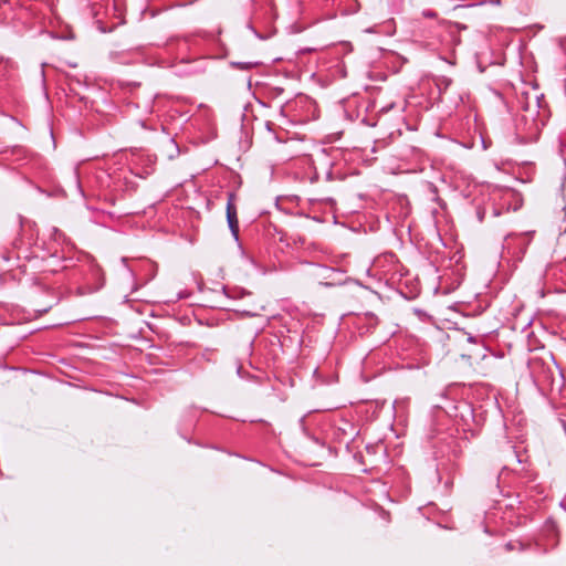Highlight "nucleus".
Segmentation results:
<instances>
[{
  "instance_id": "nucleus-1",
  "label": "nucleus",
  "mask_w": 566,
  "mask_h": 566,
  "mask_svg": "<svg viewBox=\"0 0 566 566\" xmlns=\"http://www.w3.org/2000/svg\"><path fill=\"white\" fill-rule=\"evenodd\" d=\"M235 201V193L234 192H228V200H227V223L231 231V234L233 239L238 242L239 241V219H238V210L237 206L234 203Z\"/></svg>"
},
{
  "instance_id": "nucleus-2",
  "label": "nucleus",
  "mask_w": 566,
  "mask_h": 566,
  "mask_svg": "<svg viewBox=\"0 0 566 566\" xmlns=\"http://www.w3.org/2000/svg\"><path fill=\"white\" fill-rule=\"evenodd\" d=\"M230 64L232 67L241 71H248L259 65L258 62H231Z\"/></svg>"
},
{
  "instance_id": "nucleus-3",
  "label": "nucleus",
  "mask_w": 566,
  "mask_h": 566,
  "mask_svg": "<svg viewBox=\"0 0 566 566\" xmlns=\"http://www.w3.org/2000/svg\"><path fill=\"white\" fill-rule=\"evenodd\" d=\"M451 83H452L451 78H449L447 76H441L437 80V87L440 91V93H442L449 88Z\"/></svg>"
},
{
  "instance_id": "nucleus-4",
  "label": "nucleus",
  "mask_w": 566,
  "mask_h": 566,
  "mask_svg": "<svg viewBox=\"0 0 566 566\" xmlns=\"http://www.w3.org/2000/svg\"><path fill=\"white\" fill-rule=\"evenodd\" d=\"M475 213H476V218H478L479 222H482L485 218V209L478 206Z\"/></svg>"
},
{
  "instance_id": "nucleus-5",
  "label": "nucleus",
  "mask_w": 566,
  "mask_h": 566,
  "mask_svg": "<svg viewBox=\"0 0 566 566\" xmlns=\"http://www.w3.org/2000/svg\"><path fill=\"white\" fill-rule=\"evenodd\" d=\"M422 15L429 19H436L438 17L437 12L431 9L423 10Z\"/></svg>"
},
{
  "instance_id": "nucleus-6",
  "label": "nucleus",
  "mask_w": 566,
  "mask_h": 566,
  "mask_svg": "<svg viewBox=\"0 0 566 566\" xmlns=\"http://www.w3.org/2000/svg\"><path fill=\"white\" fill-rule=\"evenodd\" d=\"M565 151H566V146H565V145H563L562 153H564V154H565Z\"/></svg>"
}]
</instances>
